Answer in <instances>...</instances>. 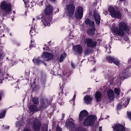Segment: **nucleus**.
I'll use <instances>...</instances> for the list:
<instances>
[{
    "mask_svg": "<svg viewBox=\"0 0 131 131\" xmlns=\"http://www.w3.org/2000/svg\"><path fill=\"white\" fill-rule=\"evenodd\" d=\"M88 115H89L88 111H81L79 115V120L80 122L84 120L83 125L84 126H94L95 125V122L97 120V116L90 115L88 116Z\"/></svg>",
    "mask_w": 131,
    "mask_h": 131,
    "instance_id": "nucleus-1",
    "label": "nucleus"
},
{
    "mask_svg": "<svg viewBox=\"0 0 131 131\" xmlns=\"http://www.w3.org/2000/svg\"><path fill=\"white\" fill-rule=\"evenodd\" d=\"M53 10L54 8L52 5H48L46 6V8L44 10V12L39 15L37 16V20H40L41 19V22H42L43 25L45 26H49V25H51V24H50L51 18L49 17V15L53 14Z\"/></svg>",
    "mask_w": 131,
    "mask_h": 131,
    "instance_id": "nucleus-2",
    "label": "nucleus"
},
{
    "mask_svg": "<svg viewBox=\"0 0 131 131\" xmlns=\"http://www.w3.org/2000/svg\"><path fill=\"white\" fill-rule=\"evenodd\" d=\"M28 124H31L32 128L34 131H48L49 130V126L47 124H43L41 127V122L40 120L35 119H29L27 120Z\"/></svg>",
    "mask_w": 131,
    "mask_h": 131,
    "instance_id": "nucleus-3",
    "label": "nucleus"
},
{
    "mask_svg": "<svg viewBox=\"0 0 131 131\" xmlns=\"http://www.w3.org/2000/svg\"><path fill=\"white\" fill-rule=\"evenodd\" d=\"M112 30L116 34H118L120 36H124V31L125 32H129V29L124 21H121L119 23V28L118 27L113 28Z\"/></svg>",
    "mask_w": 131,
    "mask_h": 131,
    "instance_id": "nucleus-4",
    "label": "nucleus"
},
{
    "mask_svg": "<svg viewBox=\"0 0 131 131\" xmlns=\"http://www.w3.org/2000/svg\"><path fill=\"white\" fill-rule=\"evenodd\" d=\"M1 8L3 12L2 15L3 17L10 18V13L12 12V4L11 3H7L6 1H3L1 4Z\"/></svg>",
    "mask_w": 131,
    "mask_h": 131,
    "instance_id": "nucleus-5",
    "label": "nucleus"
},
{
    "mask_svg": "<svg viewBox=\"0 0 131 131\" xmlns=\"http://www.w3.org/2000/svg\"><path fill=\"white\" fill-rule=\"evenodd\" d=\"M108 11L111 17L113 18H116V19H120V18H121V12L118 10H115L113 7H110Z\"/></svg>",
    "mask_w": 131,
    "mask_h": 131,
    "instance_id": "nucleus-6",
    "label": "nucleus"
},
{
    "mask_svg": "<svg viewBox=\"0 0 131 131\" xmlns=\"http://www.w3.org/2000/svg\"><path fill=\"white\" fill-rule=\"evenodd\" d=\"M74 12H75V5H74V4H69L67 7V14L69 19H72V17L74 15Z\"/></svg>",
    "mask_w": 131,
    "mask_h": 131,
    "instance_id": "nucleus-7",
    "label": "nucleus"
},
{
    "mask_svg": "<svg viewBox=\"0 0 131 131\" xmlns=\"http://www.w3.org/2000/svg\"><path fill=\"white\" fill-rule=\"evenodd\" d=\"M83 17V8L81 6H78L76 8L75 12V17L76 19L80 20Z\"/></svg>",
    "mask_w": 131,
    "mask_h": 131,
    "instance_id": "nucleus-8",
    "label": "nucleus"
},
{
    "mask_svg": "<svg viewBox=\"0 0 131 131\" xmlns=\"http://www.w3.org/2000/svg\"><path fill=\"white\" fill-rule=\"evenodd\" d=\"M73 50L75 55L81 56L82 53H83V49L82 48V46L80 45H75L73 47Z\"/></svg>",
    "mask_w": 131,
    "mask_h": 131,
    "instance_id": "nucleus-9",
    "label": "nucleus"
},
{
    "mask_svg": "<svg viewBox=\"0 0 131 131\" xmlns=\"http://www.w3.org/2000/svg\"><path fill=\"white\" fill-rule=\"evenodd\" d=\"M84 42L86 44V46L88 47V48H92V49H94V48H96L97 46V41H93L92 38H85L84 39Z\"/></svg>",
    "mask_w": 131,
    "mask_h": 131,
    "instance_id": "nucleus-10",
    "label": "nucleus"
},
{
    "mask_svg": "<svg viewBox=\"0 0 131 131\" xmlns=\"http://www.w3.org/2000/svg\"><path fill=\"white\" fill-rule=\"evenodd\" d=\"M41 58L45 59L46 61L49 62L51 60L54 59V55L51 53L44 52L43 54L41 55Z\"/></svg>",
    "mask_w": 131,
    "mask_h": 131,
    "instance_id": "nucleus-11",
    "label": "nucleus"
},
{
    "mask_svg": "<svg viewBox=\"0 0 131 131\" xmlns=\"http://www.w3.org/2000/svg\"><path fill=\"white\" fill-rule=\"evenodd\" d=\"M93 17L96 25L99 26L101 23V16H100V14L99 13H98V11H95L93 12Z\"/></svg>",
    "mask_w": 131,
    "mask_h": 131,
    "instance_id": "nucleus-12",
    "label": "nucleus"
},
{
    "mask_svg": "<svg viewBox=\"0 0 131 131\" xmlns=\"http://www.w3.org/2000/svg\"><path fill=\"white\" fill-rule=\"evenodd\" d=\"M113 128L115 131H125V126L120 123L114 124Z\"/></svg>",
    "mask_w": 131,
    "mask_h": 131,
    "instance_id": "nucleus-13",
    "label": "nucleus"
},
{
    "mask_svg": "<svg viewBox=\"0 0 131 131\" xmlns=\"http://www.w3.org/2000/svg\"><path fill=\"white\" fill-rule=\"evenodd\" d=\"M49 106V100H42L40 102V106H39V110H43Z\"/></svg>",
    "mask_w": 131,
    "mask_h": 131,
    "instance_id": "nucleus-14",
    "label": "nucleus"
},
{
    "mask_svg": "<svg viewBox=\"0 0 131 131\" xmlns=\"http://www.w3.org/2000/svg\"><path fill=\"white\" fill-rule=\"evenodd\" d=\"M85 24L86 25H89L90 27H96V25H95V21L91 20V19L89 18H86L85 20Z\"/></svg>",
    "mask_w": 131,
    "mask_h": 131,
    "instance_id": "nucleus-15",
    "label": "nucleus"
},
{
    "mask_svg": "<svg viewBox=\"0 0 131 131\" xmlns=\"http://www.w3.org/2000/svg\"><path fill=\"white\" fill-rule=\"evenodd\" d=\"M84 102H85L86 105H89V104H91L93 102V98L91 96L86 95L84 97Z\"/></svg>",
    "mask_w": 131,
    "mask_h": 131,
    "instance_id": "nucleus-16",
    "label": "nucleus"
},
{
    "mask_svg": "<svg viewBox=\"0 0 131 131\" xmlns=\"http://www.w3.org/2000/svg\"><path fill=\"white\" fill-rule=\"evenodd\" d=\"M102 93L100 91H97L95 93V98L96 102H99L102 101Z\"/></svg>",
    "mask_w": 131,
    "mask_h": 131,
    "instance_id": "nucleus-17",
    "label": "nucleus"
},
{
    "mask_svg": "<svg viewBox=\"0 0 131 131\" xmlns=\"http://www.w3.org/2000/svg\"><path fill=\"white\" fill-rule=\"evenodd\" d=\"M107 96L111 101L114 100V92L112 90H109L107 92Z\"/></svg>",
    "mask_w": 131,
    "mask_h": 131,
    "instance_id": "nucleus-18",
    "label": "nucleus"
},
{
    "mask_svg": "<svg viewBox=\"0 0 131 131\" xmlns=\"http://www.w3.org/2000/svg\"><path fill=\"white\" fill-rule=\"evenodd\" d=\"M95 31L96 27L90 28L87 30V34L89 35V36H95Z\"/></svg>",
    "mask_w": 131,
    "mask_h": 131,
    "instance_id": "nucleus-19",
    "label": "nucleus"
},
{
    "mask_svg": "<svg viewBox=\"0 0 131 131\" xmlns=\"http://www.w3.org/2000/svg\"><path fill=\"white\" fill-rule=\"evenodd\" d=\"M29 109L31 113H34V112L38 111L37 110V106L34 104L30 105L29 107Z\"/></svg>",
    "mask_w": 131,
    "mask_h": 131,
    "instance_id": "nucleus-20",
    "label": "nucleus"
},
{
    "mask_svg": "<svg viewBox=\"0 0 131 131\" xmlns=\"http://www.w3.org/2000/svg\"><path fill=\"white\" fill-rule=\"evenodd\" d=\"M66 126L67 127H70V128H74L75 125L73 123V122H71L69 120L66 122Z\"/></svg>",
    "mask_w": 131,
    "mask_h": 131,
    "instance_id": "nucleus-21",
    "label": "nucleus"
},
{
    "mask_svg": "<svg viewBox=\"0 0 131 131\" xmlns=\"http://www.w3.org/2000/svg\"><path fill=\"white\" fill-rule=\"evenodd\" d=\"M32 101L33 102L34 105H38L39 104V100H38V97H33L32 98Z\"/></svg>",
    "mask_w": 131,
    "mask_h": 131,
    "instance_id": "nucleus-22",
    "label": "nucleus"
},
{
    "mask_svg": "<svg viewBox=\"0 0 131 131\" xmlns=\"http://www.w3.org/2000/svg\"><path fill=\"white\" fill-rule=\"evenodd\" d=\"M113 63L118 67H119V66H120V60L118 58H114V61Z\"/></svg>",
    "mask_w": 131,
    "mask_h": 131,
    "instance_id": "nucleus-23",
    "label": "nucleus"
},
{
    "mask_svg": "<svg viewBox=\"0 0 131 131\" xmlns=\"http://www.w3.org/2000/svg\"><path fill=\"white\" fill-rule=\"evenodd\" d=\"M72 72L71 71L70 72H67L64 75V77H62V80L63 81H64V82H66L67 81V78H66V77H69V76H70L71 74L70 73H72Z\"/></svg>",
    "mask_w": 131,
    "mask_h": 131,
    "instance_id": "nucleus-24",
    "label": "nucleus"
},
{
    "mask_svg": "<svg viewBox=\"0 0 131 131\" xmlns=\"http://www.w3.org/2000/svg\"><path fill=\"white\" fill-rule=\"evenodd\" d=\"M114 58V57L110 56H107L106 58V61H107L108 63H110V64H112V63H113Z\"/></svg>",
    "mask_w": 131,
    "mask_h": 131,
    "instance_id": "nucleus-25",
    "label": "nucleus"
},
{
    "mask_svg": "<svg viewBox=\"0 0 131 131\" xmlns=\"http://www.w3.org/2000/svg\"><path fill=\"white\" fill-rule=\"evenodd\" d=\"M32 61L36 65H39V63H40L41 60L39 58H35V59H33Z\"/></svg>",
    "mask_w": 131,
    "mask_h": 131,
    "instance_id": "nucleus-26",
    "label": "nucleus"
},
{
    "mask_svg": "<svg viewBox=\"0 0 131 131\" xmlns=\"http://www.w3.org/2000/svg\"><path fill=\"white\" fill-rule=\"evenodd\" d=\"M121 108H122V102H120L117 105L116 110H117V111H120V110H121Z\"/></svg>",
    "mask_w": 131,
    "mask_h": 131,
    "instance_id": "nucleus-27",
    "label": "nucleus"
},
{
    "mask_svg": "<svg viewBox=\"0 0 131 131\" xmlns=\"http://www.w3.org/2000/svg\"><path fill=\"white\" fill-rule=\"evenodd\" d=\"M6 113H7V111L4 110L0 114V119L4 118L6 116Z\"/></svg>",
    "mask_w": 131,
    "mask_h": 131,
    "instance_id": "nucleus-28",
    "label": "nucleus"
},
{
    "mask_svg": "<svg viewBox=\"0 0 131 131\" xmlns=\"http://www.w3.org/2000/svg\"><path fill=\"white\" fill-rule=\"evenodd\" d=\"M34 32H35V29L33 27H31V30L30 31V34L32 36L33 35H34Z\"/></svg>",
    "mask_w": 131,
    "mask_h": 131,
    "instance_id": "nucleus-29",
    "label": "nucleus"
},
{
    "mask_svg": "<svg viewBox=\"0 0 131 131\" xmlns=\"http://www.w3.org/2000/svg\"><path fill=\"white\" fill-rule=\"evenodd\" d=\"M114 93L116 94V95H117L118 96H119L120 95V91L118 88H115L114 89Z\"/></svg>",
    "mask_w": 131,
    "mask_h": 131,
    "instance_id": "nucleus-30",
    "label": "nucleus"
},
{
    "mask_svg": "<svg viewBox=\"0 0 131 131\" xmlns=\"http://www.w3.org/2000/svg\"><path fill=\"white\" fill-rule=\"evenodd\" d=\"M92 53V50L90 49H88L84 51L85 55H90V54Z\"/></svg>",
    "mask_w": 131,
    "mask_h": 131,
    "instance_id": "nucleus-31",
    "label": "nucleus"
},
{
    "mask_svg": "<svg viewBox=\"0 0 131 131\" xmlns=\"http://www.w3.org/2000/svg\"><path fill=\"white\" fill-rule=\"evenodd\" d=\"M64 59H65V57L64 56V55L63 54L60 55L59 62H60V63H62V62L64 61Z\"/></svg>",
    "mask_w": 131,
    "mask_h": 131,
    "instance_id": "nucleus-32",
    "label": "nucleus"
},
{
    "mask_svg": "<svg viewBox=\"0 0 131 131\" xmlns=\"http://www.w3.org/2000/svg\"><path fill=\"white\" fill-rule=\"evenodd\" d=\"M41 88H42V89L46 88V81H42L41 83Z\"/></svg>",
    "mask_w": 131,
    "mask_h": 131,
    "instance_id": "nucleus-33",
    "label": "nucleus"
},
{
    "mask_svg": "<svg viewBox=\"0 0 131 131\" xmlns=\"http://www.w3.org/2000/svg\"><path fill=\"white\" fill-rule=\"evenodd\" d=\"M32 48H34V42H33V40H31V43L30 44V49H31Z\"/></svg>",
    "mask_w": 131,
    "mask_h": 131,
    "instance_id": "nucleus-34",
    "label": "nucleus"
},
{
    "mask_svg": "<svg viewBox=\"0 0 131 131\" xmlns=\"http://www.w3.org/2000/svg\"><path fill=\"white\" fill-rule=\"evenodd\" d=\"M129 101H130V99L129 98H126V101H125V107H126V106H127L129 103Z\"/></svg>",
    "mask_w": 131,
    "mask_h": 131,
    "instance_id": "nucleus-35",
    "label": "nucleus"
},
{
    "mask_svg": "<svg viewBox=\"0 0 131 131\" xmlns=\"http://www.w3.org/2000/svg\"><path fill=\"white\" fill-rule=\"evenodd\" d=\"M126 72H128V73H130V72H131V67L130 66L127 67V68L126 69Z\"/></svg>",
    "mask_w": 131,
    "mask_h": 131,
    "instance_id": "nucleus-36",
    "label": "nucleus"
},
{
    "mask_svg": "<svg viewBox=\"0 0 131 131\" xmlns=\"http://www.w3.org/2000/svg\"><path fill=\"white\" fill-rule=\"evenodd\" d=\"M25 75L26 77H29V75H30V72L29 71H27L25 72Z\"/></svg>",
    "mask_w": 131,
    "mask_h": 131,
    "instance_id": "nucleus-37",
    "label": "nucleus"
},
{
    "mask_svg": "<svg viewBox=\"0 0 131 131\" xmlns=\"http://www.w3.org/2000/svg\"><path fill=\"white\" fill-rule=\"evenodd\" d=\"M127 115L128 116V119H129V120L131 121V112H127Z\"/></svg>",
    "mask_w": 131,
    "mask_h": 131,
    "instance_id": "nucleus-38",
    "label": "nucleus"
},
{
    "mask_svg": "<svg viewBox=\"0 0 131 131\" xmlns=\"http://www.w3.org/2000/svg\"><path fill=\"white\" fill-rule=\"evenodd\" d=\"M56 131H62V128L60 126H57L56 127Z\"/></svg>",
    "mask_w": 131,
    "mask_h": 131,
    "instance_id": "nucleus-39",
    "label": "nucleus"
},
{
    "mask_svg": "<svg viewBox=\"0 0 131 131\" xmlns=\"http://www.w3.org/2000/svg\"><path fill=\"white\" fill-rule=\"evenodd\" d=\"M71 65L73 69H74V68H75V64L73 63V62H71Z\"/></svg>",
    "mask_w": 131,
    "mask_h": 131,
    "instance_id": "nucleus-40",
    "label": "nucleus"
},
{
    "mask_svg": "<svg viewBox=\"0 0 131 131\" xmlns=\"http://www.w3.org/2000/svg\"><path fill=\"white\" fill-rule=\"evenodd\" d=\"M3 95H4V93L3 92H0V101L2 100V97L3 96Z\"/></svg>",
    "mask_w": 131,
    "mask_h": 131,
    "instance_id": "nucleus-41",
    "label": "nucleus"
},
{
    "mask_svg": "<svg viewBox=\"0 0 131 131\" xmlns=\"http://www.w3.org/2000/svg\"><path fill=\"white\" fill-rule=\"evenodd\" d=\"M62 100V99H58V104L60 105V106H61V105H63V103H62V102H60V100Z\"/></svg>",
    "mask_w": 131,
    "mask_h": 131,
    "instance_id": "nucleus-42",
    "label": "nucleus"
},
{
    "mask_svg": "<svg viewBox=\"0 0 131 131\" xmlns=\"http://www.w3.org/2000/svg\"><path fill=\"white\" fill-rule=\"evenodd\" d=\"M64 117H65V114H62V119H64Z\"/></svg>",
    "mask_w": 131,
    "mask_h": 131,
    "instance_id": "nucleus-43",
    "label": "nucleus"
},
{
    "mask_svg": "<svg viewBox=\"0 0 131 131\" xmlns=\"http://www.w3.org/2000/svg\"><path fill=\"white\" fill-rule=\"evenodd\" d=\"M5 129H9V128H10V126H7L6 127H5Z\"/></svg>",
    "mask_w": 131,
    "mask_h": 131,
    "instance_id": "nucleus-44",
    "label": "nucleus"
},
{
    "mask_svg": "<svg viewBox=\"0 0 131 131\" xmlns=\"http://www.w3.org/2000/svg\"><path fill=\"white\" fill-rule=\"evenodd\" d=\"M99 131H102V126H99Z\"/></svg>",
    "mask_w": 131,
    "mask_h": 131,
    "instance_id": "nucleus-45",
    "label": "nucleus"
},
{
    "mask_svg": "<svg viewBox=\"0 0 131 131\" xmlns=\"http://www.w3.org/2000/svg\"><path fill=\"white\" fill-rule=\"evenodd\" d=\"M51 2V3H55L56 2V0H49Z\"/></svg>",
    "mask_w": 131,
    "mask_h": 131,
    "instance_id": "nucleus-46",
    "label": "nucleus"
},
{
    "mask_svg": "<svg viewBox=\"0 0 131 131\" xmlns=\"http://www.w3.org/2000/svg\"><path fill=\"white\" fill-rule=\"evenodd\" d=\"M105 15H108V11H105V12L104 13Z\"/></svg>",
    "mask_w": 131,
    "mask_h": 131,
    "instance_id": "nucleus-47",
    "label": "nucleus"
},
{
    "mask_svg": "<svg viewBox=\"0 0 131 131\" xmlns=\"http://www.w3.org/2000/svg\"><path fill=\"white\" fill-rule=\"evenodd\" d=\"M3 56V54H2V52H0V59L2 58V56Z\"/></svg>",
    "mask_w": 131,
    "mask_h": 131,
    "instance_id": "nucleus-48",
    "label": "nucleus"
},
{
    "mask_svg": "<svg viewBox=\"0 0 131 131\" xmlns=\"http://www.w3.org/2000/svg\"><path fill=\"white\" fill-rule=\"evenodd\" d=\"M61 95H63V91H61V93H60L59 94V95H61Z\"/></svg>",
    "mask_w": 131,
    "mask_h": 131,
    "instance_id": "nucleus-49",
    "label": "nucleus"
},
{
    "mask_svg": "<svg viewBox=\"0 0 131 131\" xmlns=\"http://www.w3.org/2000/svg\"><path fill=\"white\" fill-rule=\"evenodd\" d=\"M55 13H59V9H57Z\"/></svg>",
    "mask_w": 131,
    "mask_h": 131,
    "instance_id": "nucleus-50",
    "label": "nucleus"
},
{
    "mask_svg": "<svg viewBox=\"0 0 131 131\" xmlns=\"http://www.w3.org/2000/svg\"><path fill=\"white\" fill-rule=\"evenodd\" d=\"M75 98H76V95H74L73 96V99H75Z\"/></svg>",
    "mask_w": 131,
    "mask_h": 131,
    "instance_id": "nucleus-51",
    "label": "nucleus"
},
{
    "mask_svg": "<svg viewBox=\"0 0 131 131\" xmlns=\"http://www.w3.org/2000/svg\"><path fill=\"white\" fill-rule=\"evenodd\" d=\"M52 43V41H49L48 42V45H50L51 43Z\"/></svg>",
    "mask_w": 131,
    "mask_h": 131,
    "instance_id": "nucleus-52",
    "label": "nucleus"
},
{
    "mask_svg": "<svg viewBox=\"0 0 131 131\" xmlns=\"http://www.w3.org/2000/svg\"><path fill=\"white\" fill-rule=\"evenodd\" d=\"M93 71H96V68H94V69H93Z\"/></svg>",
    "mask_w": 131,
    "mask_h": 131,
    "instance_id": "nucleus-53",
    "label": "nucleus"
},
{
    "mask_svg": "<svg viewBox=\"0 0 131 131\" xmlns=\"http://www.w3.org/2000/svg\"><path fill=\"white\" fill-rule=\"evenodd\" d=\"M120 2H124V0H119Z\"/></svg>",
    "mask_w": 131,
    "mask_h": 131,
    "instance_id": "nucleus-54",
    "label": "nucleus"
},
{
    "mask_svg": "<svg viewBox=\"0 0 131 131\" xmlns=\"http://www.w3.org/2000/svg\"><path fill=\"white\" fill-rule=\"evenodd\" d=\"M19 44H18V47H19Z\"/></svg>",
    "mask_w": 131,
    "mask_h": 131,
    "instance_id": "nucleus-55",
    "label": "nucleus"
},
{
    "mask_svg": "<svg viewBox=\"0 0 131 131\" xmlns=\"http://www.w3.org/2000/svg\"><path fill=\"white\" fill-rule=\"evenodd\" d=\"M49 131H51V130L49 129Z\"/></svg>",
    "mask_w": 131,
    "mask_h": 131,
    "instance_id": "nucleus-56",
    "label": "nucleus"
},
{
    "mask_svg": "<svg viewBox=\"0 0 131 131\" xmlns=\"http://www.w3.org/2000/svg\"><path fill=\"white\" fill-rule=\"evenodd\" d=\"M94 1H97V0H94Z\"/></svg>",
    "mask_w": 131,
    "mask_h": 131,
    "instance_id": "nucleus-57",
    "label": "nucleus"
}]
</instances>
